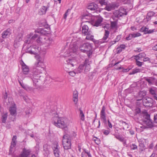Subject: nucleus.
Segmentation results:
<instances>
[{
    "label": "nucleus",
    "instance_id": "1",
    "mask_svg": "<svg viewBox=\"0 0 157 157\" xmlns=\"http://www.w3.org/2000/svg\"><path fill=\"white\" fill-rule=\"evenodd\" d=\"M44 59L40 57L38 58L37 61L35 63L33 69V74H30L29 76L33 80V85L36 86L38 85V83L40 80V74L44 71L45 66L44 63Z\"/></svg>",
    "mask_w": 157,
    "mask_h": 157
},
{
    "label": "nucleus",
    "instance_id": "2",
    "mask_svg": "<svg viewBox=\"0 0 157 157\" xmlns=\"http://www.w3.org/2000/svg\"><path fill=\"white\" fill-rule=\"evenodd\" d=\"M52 123L58 128L64 129L67 128L71 123V121L65 117L57 116L52 118Z\"/></svg>",
    "mask_w": 157,
    "mask_h": 157
},
{
    "label": "nucleus",
    "instance_id": "3",
    "mask_svg": "<svg viewBox=\"0 0 157 157\" xmlns=\"http://www.w3.org/2000/svg\"><path fill=\"white\" fill-rule=\"evenodd\" d=\"M90 62L88 59H86L83 63L80 64L76 69L77 73H79L83 71L86 73L90 71Z\"/></svg>",
    "mask_w": 157,
    "mask_h": 157
},
{
    "label": "nucleus",
    "instance_id": "4",
    "mask_svg": "<svg viewBox=\"0 0 157 157\" xmlns=\"http://www.w3.org/2000/svg\"><path fill=\"white\" fill-rule=\"evenodd\" d=\"M82 33L84 35H86V39L89 40H94V36L92 35V32L90 29L87 25H84L82 28Z\"/></svg>",
    "mask_w": 157,
    "mask_h": 157
},
{
    "label": "nucleus",
    "instance_id": "5",
    "mask_svg": "<svg viewBox=\"0 0 157 157\" xmlns=\"http://www.w3.org/2000/svg\"><path fill=\"white\" fill-rule=\"evenodd\" d=\"M71 137L68 135H65L63 136V144L64 149L68 150L71 148Z\"/></svg>",
    "mask_w": 157,
    "mask_h": 157
},
{
    "label": "nucleus",
    "instance_id": "6",
    "mask_svg": "<svg viewBox=\"0 0 157 157\" xmlns=\"http://www.w3.org/2000/svg\"><path fill=\"white\" fill-rule=\"evenodd\" d=\"M80 50L83 52H90L92 49L91 44L88 43L81 44L79 47Z\"/></svg>",
    "mask_w": 157,
    "mask_h": 157
},
{
    "label": "nucleus",
    "instance_id": "7",
    "mask_svg": "<svg viewBox=\"0 0 157 157\" xmlns=\"http://www.w3.org/2000/svg\"><path fill=\"white\" fill-rule=\"evenodd\" d=\"M143 104L146 107H150L153 105V100L150 98H145L143 99Z\"/></svg>",
    "mask_w": 157,
    "mask_h": 157
},
{
    "label": "nucleus",
    "instance_id": "8",
    "mask_svg": "<svg viewBox=\"0 0 157 157\" xmlns=\"http://www.w3.org/2000/svg\"><path fill=\"white\" fill-rule=\"evenodd\" d=\"M105 108L103 106L100 113V118L101 121L106 124H107V120L106 117V113L105 112Z\"/></svg>",
    "mask_w": 157,
    "mask_h": 157
},
{
    "label": "nucleus",
    "instance_id": "9",
    "mask_svg": "<svg viewBox=\"0 0 157 157\" xmlns=\"http://www.w3.org/2000/svg\"><path fill=\"white\" fill-rule=\"evenodd\" d=\"M20 63L22 66V70L23 74L25 75L28 74L29 70V67L22 61H21Z\"/></svg>",
    "mask_w": 157,
    "mask_h": 157
},
{
    "label": "nucleus",
    "instance_id": "10",
    "mask_svg": "<svg viewBox=\"0 0 157 157\" xmlns=\"http://www.w3.org/2000/svg\"><path fill=\"white\" fill-rule=\"evenodd\" d=\"M147 92L146 91L143 90L140 91L136 95V97L137 98V100H141L146 95Z\"/></svg>",
    "mask_w": 157,
    "mask_h": 157
},
{
    "label": "nucleus",
    "instance_id": "11",
    "mask_svg": "<svg viewBox=\"0 0 157 157\" xmlns=\"http://www.w3.org/2000/svg\"><path fill=\"white\" fill-rule=\"evenodd\" d=\"M78 49V46L76 45H72L70 46L69 48L70 54L71 55L73 54H77Z\"/></svg>",
    "mask_w": 157,
    "mask_h": 157
},
{
    "label": "nucleus",
    "instance_id": "12",
    "mask_svg": "<svg viewBox=\"0 0 157 157\" xmlns=\"http://www.w3.org/2000/svg\"><path fill=\"white\" fill-rule=\"evenodd\" d=\"M66 64L71 65L73 67L74 65L76 64V61L75 58L71 59H69L66 61Z\"/></svg>",
    "mask_w": 157,
    "mask_h": 157
},
{
    "label": "nucleus",
    "instance_id": "13",
    "mask_svg": "<svg viewBox=\"0 0 157 157\" xmlns=\"http://www.w3.org/2000/svg\"><path fill=\"white\" fill-rule=\"evenodd\" d=\"M127 15L126 13H123L120 11L116 10L114 11L113 13V16L117 18H119L122 16L123 15Z\"/></svg>",
    "mask_w": 157,
    "mask_h": 157
},
{
    "label": "nucleus",
    "instance_id": "14",
    "mask_svg": "<svg viewBox=\"0 0 157 157\" xmlns=\"http://www.w3.org/2000/svg\"><path fill=\"white\" fill-rule=\"evenodd\" d=\"M9 111L11 115L14 116H15L17 113L16 107L15 105L11 106L10 108Z\"/></svg>",
    "mask_w": 157,
    "mask_h": 157
},
{
    "label": "nucleus",
    "instance_id": "15",
    "mask_svg": "<svg viewBox=\"0 0 157 157\" xmlns=\"http://www.w3.org/2000/svg\"><path fill=\"white\" fill-rule=\"evenodd\" d=\"M98 7L97 4L94 3H90L88 6V9L91 10H96L98 9Z\"/></svg>",
    "mask_w": 157,
    "mask_h": 157
},
{
    "label": "nucleus",
    "instance_id": "16",
    "mask_svg": "<svg viewBox=\"0 0 157 157\" xmlns=\"http://www.w3.org/2000/svg\"><path fill=\"white\" fill-rule=\"evenodd\" d=\"M116 6L115 3L109 4L105 7L104 9L108 11H110L112 10L115 9Z\"/></svg>",
    "mask_w": 157,
    "mask_h": 157
},
{
    "label": "nucleus",
    "instance_id": "17",
    "mask_svg": "<svg viewBox=\"0 0 157 157\" xmlns=\"http://www.w3.org/2000/svg\"><path fill=\"white\" fill-rule=\"evenodd\" d=\"M11 30L10 29H7L4 31L2 34V37L3 38H6L10 36L11 34Z\"/></svg>",
    "mask_w": 157,
    "mask_h": 157
},
{
    "label": "nucleus",
    "instance_id": "18",
    "mask_svg": "<svg viewBox=\"0 0 157 157\" xmlns=\"http://www.w3.org/2000/svg\"><path fill=\"white\" fill-rule=\"evenodd\" d=\"M102 21V18L100 16L96 17V20L95 22L94 25L97 27L101 25V24Z\"/></svg>",
    "mask_w": 157,
    "mask_h": 157
},
{
    "label": "nucleus",
    "instance_id": "19",
    "mask_svg": "<svg viewBox=\"0 0 157 157\" xmlns=\"http://www.w3.org/2000/svg\"><path fill=\"white\" fill-rule=\"evenodd\" d=\"M46 37L45 36H39L37 39L36 41L38 43L44 44L45 42Z\"/></svg>",
    "mask_w": 157,
    "mask_h": 157
},
{
    "label": "nucleus",
    "instance_id": "20",
    "mask_svg": "<svg viewBox=\"0 0 157 157\" xmlns=\"http://www.w3.org/2000/svg\"><path fill=\"white\" fill-rule=\"evenodd\" d=\"M109 32L108 31L105 30L104 36L102 38L103 42H106L108 40L107 39L109 37Z\"/></svg>",
    "mask_w": 157,
    "mask_h": 157
},
{
    "label": "nucleus",
    "instance_id": "21",
    "mask_svg": "<svg viewBox=\"0 0 157 157\" xmlns=\"http://www.w3.org/2000/svg\"><path fill=\"white\" fill-rule=\"evenodd\" d=\"M23 88L29 92H33L34 91V88L33 87L25 85L23 87Z\"/></svg>",
    "mask_w": 157,
    "mask_h": 157
},
{
    "label": "nucleus",
    "instance_id": "22",
    "mask_svg": "<svg viewBox=\"0 0 157 157\" xmlns=\"http://www.w3.org/2000/svg\"><path fill=\"white\" fill-rule=\"evenodd\" d=\"M49 6H48L47 7L43 6V7L40 9L39 11V14L40 15H41L45 14L47 10V9L49 8Z\"/></svg>",
    "mask_w": 157,
    "mask_h": 157
},
{
    "label": "nucleus",
    "instance_id": "23",
    "mask_svg": "<svg viewBox=\"0 0 157 157\" xmlns=\"http://www.w3.org/2000/svg\"><path fill=\"white\" fill-rule=\"evenodd\" d=\"M78 92L77 91H74L73 94V101L76 103L78 101Z\"/></svg>",
    "mask_w": 157,
    "mask_h": 157
},
{
    "label": "nucleus",
    "instance_id": "24",
    "mask_svg": "<svg viewBox=\"0 0 157 157\" xmlns=\"http://www.w3.org/2000/svg\"><path fill=\"white\" fill-rule=\"evenodd\" d=\"M53 42V41L52 38H46L45 42H44V44H46L48 46L51 44Z\"/></svg>",
    "mask_w": 157,
    "mask_h": 157
},
{
    "label": "nucleus",
    "instance_id": "25",
    "mask_svg": "<svg viewBox=\"0 0 157 157\" xmlns=\"http://www.w3.org/2000/svg\"><path fill=\"white\" fill-rule=\"evenodd\" d=\"M52 148L53 151L59 150V146L57 142H55L54 143L52 146Z\"/></svg>",
    "mask_w": 157,
    "mask_h": 157
},
{
    "label": "nucleus",
    "instance_id": "26",
    "mask_svg": "<svg viewBox=\"0 0 157 157\" xmlns=\"http://www.w3.org/2000/svg\"><path fill=\"white\" fill-rule=\"evenodd\" d=\"M23 37V34L21 33H19L18 35L17 36L15 40V42L17 43V42H19L22 40Z\"/></svg>",
    "mask_w": 157,
    "mask_h": 157
},
{
    "label": "nucleus",
    "instance_id": "27",
    "mask_svg": "<svg viewBox=\"0 0 157 157\" xmlns=\"http://www.w3.org/2000/svg\"><path fill=\"white\" fill-rule=\"evenodd\" d=\"M141 71V69L136 68L132 70V71L129 73V75H134L136 73L140 72Z\"/></svg>",
    "mask_w": 157,
    "mask_h": 157
},
{
    "label": "nucleus",
    "instance_id": "28",
    "mask_svg": "<svg viewBox=\"0 0 157 157\" xmlns=\"http://www.w3.org/2000/svg\"><path fill=\"white\" fill-rule=\"evenodd\" d=\"M82 19L83 21H85L86 22L89 23V21H85V19H86L88 20H90L91 19V17L87 14L83 15L82 16Z\"/></svg>",
    "mask_w": 157,
    "mask_h": 157
},
{
    "label": "nucleus",
    "instance_id": "29",
    "mask_svg": "<svg viewBox=\"0 0 157 157\" xmlns=\"http://www.w3.org/2000/svg\"><path fill=\"white\" fill-rule=\"evenodd\" d=\"M33 33H30L27 36V37L29 38H30L31 37V39L32 40H35L36 38L37 39L39 37L38 35L37 34H34L33 36Z\"/></svg>",
    "mask_w": 157,
    "mask_h": 157
},
{
    "label": "nucleus",
    "instance_id": "30",
    "mask_svg": "<svg viewBox=\"0 0 157 157\" xmlns=\"http://www.w3.org/2000/svg\"><path fill=\"white\" fill-rule=\"evenodd\" d=\"M117 23L116 21H111V26L112 29L115 30L117 29Z\"/></svg>",
    "mask_w": 157,
    "mask_h": 157
},
{
    "label": "nucleus",
    "instance_id": "31",
    "mask_svg": "<svg viewBox=\"0 0 157 157\" xmlns=\"http://www.w3.org/2000/svg\"><path fill=\"white\" fill-rule=\"evenodd\" d=\"M121 126L123 127V128L124 130H126L128 129L129 127V124L126 123L125 122L122 121L121 122Z\"/></svg>",
    "mask_w": 157,
    "mask_h": 157
},
{
    "label": "nucleus",
    "instance_id": "32",
    "mask_svg": "<svg viewBox=\"0 0 157 157\" xmlns=\"http://www.w3.org/2000/svg\"><path fill=\"white\" fill-rule=\"evenodd\" d=\"M146 54L144 53H140L138 55L136 56H135V57L136 58H137V59H140V58H144L146 56Z\"/></svg>",
    "mask_w": 157,
    "mask_h": 157
},
{
    "label": "nucleus",
    "instance_id": "33",
    "mask_svg": "<svg viewBox=\"0 0 157 157\" xmlns=\"http://www.w3.org/2000/svg\"><path fill=\"white\" fill-rule=\"evenodd\" d=\"M8 115L7 113L3 114L2 116V121L3 123H5L7 119Z\"/></svg>",
    "mask_w": 157,
    "mask_h": 157
},
{
    "label": "nucleus",
    "instance_id": "34",
    "mask_svg": "<svg viewBox=\"0 0 157 157\" xmlns=\"http://www.w3.org/2000/svg\"><path fill=\"white\" fill-rule=\"evenodd\" d=\"M114 136L115 138L119 140L120 141L123 142L124 140V138L121 137L120 135L114 134Z\"/></svg>",
    "mask_w": 157,
    "mask_h": 157
},
{
    "label": "nucleus",
    "instance_id": "35",
    "mask_svg": "<svg viewBox=\"0 0 157 157\" xmlns=\"http://www.w3.org/2000/svg\"><path fill=\"white\" fill-rule=\"evenodd\" d=\"M64 69L67 72L69 73V75L71 76H74L75 75L76 73L74 71L69 72L68 70V68L67 67H66Z\"/></svg>",
    "mask_w": 157,
    "mask_h": 157
},
{
    "label": "nucleus",
    "instance_id": "36",
    "mask_svg": "<svg viewBox=\"0 0 157 157\" xmlns=\"http://www.w3.org/2000/svg\"><path fill=\"white\" fill-rule=\"evenodd\" d=\"M80 119L82 121H84L85 119L84 114H83L82 111L81 110H80Z\"/></svg>",
    "mask_w": 157,
    "mask_h": 157
},
{
    "label": "nucleus",
    "instance_id": "37",
    "mask_svg": "<svg viewBox=\"0 0 157 157\" xmlns=\"http://www.w3.org/2000/svg\"><path fill=\"white\" fill-rule=\"evenodd\" d=\"M49 147V146L48 144H45L43 146L44 150L47 153V152L48 151Z\"/></svg>",
    "mask_w": 157,
    "mask_h": 157
},
{
    "label": "nucleus",
    "instance_id": "38",
    "mask_svg": "<svg viewBox=\"0 0 157 157\" xmlns=\"http://www.w3.org/2000/svg\"><path fill=\"white\" fill-rule=\"evenodd\" d=\"M155 14V13L152 11L149 12L147 14V19H149V18H148V17L150 18V17L153 16Z\"/></svg>",
    "mask_w": 157,
    "mask_h": 157
},
{
    "label": "nucleus",
    "instance_id": "39",
    "mask_svg": "<svg viewBox=\"0 0 157 157\" xmlns=\"http://www.w3.org/2000/svg\"><path fill=\"white\" fill-rule=\"evenodd\" d=\"M54 154L56 157H59L60 155L59 150L53 151Z\"/></svg>",
    "mask_w": 157,
    "mask_h": 157
},
{
    "label": "nucleus",
    "instance_id": "40",
    "mask_svg": "<svg viewBox=\"0 0 157 157\" xmlns=\"http://www.w3.org/2000/svg\"><path fill=\"white\" fill-rule=\"evenodd\" d=\"M32 48L34 49L35 50V51L36 52L39 51L40 49V48L37 45H33L31 47Z\"/></svg>",
    "mask_w": 157,
    "mask_h": 157
},
{
    "label": "nucleus",
    "instance_id": "41",
    "mask_svg": "<svg viewBox=\"0 0 157 157\" xmlns=\"http://www.w3.org/2000/svg\"><path fill=\"white\" fill-rule=\"evenodd\" d=\"M16 142L12 141V142L11 143V145L10 146V151H12V148L15 146L16 145Z\"/></svg>",
    "mask_w": 157,
    "mask_h": 157
},
{
    "label": "nucleus",
    "instance_id": "42",
    "mask_svg": "<svg viewBox=\"0 0 157 157\" xmlns=\"http://www.w3.org/2000/svg\"><path fill=\"white\" fill-rule=\"evenodd\" d=\"M19 95L20 96H23L25 95V92L23 90H20L18 91Z\"/></svg>",
    "mask_w": 157,
    "mask_h": 157
},
{
    "label": "nucleus",
    "instance_id": "43",
    "mask_svg": "<svg viewBox=\"0 0 157 157\" xmlns=\"http://www.w3.org/2000/svg\"><path fill=\"white\" fill-rule=\"evenodd\" d=\"M149 92L151 94L153 95H156L155 93V90L152 88H151L150 89Z\"/></svg>",
    "mask_w": 157,
    "mask_h": 157
},
{
    "label": "nucleus",
    "instance_id": "44",
    "mask_svg": "<svg viewBox=\"0 0 157 157\" xmlns=\"http://www.w3.org/2000/svg\"><path fill=\"white\" fill-rule=\"evenodd\" d=\"M137 58H136V64L139 67H141L142 65V63L137 60Z\"/></svg>",
    "mask_w": 157,
    "mask_h": 157
},
{
    "label": "nucleus",
    "instance_id": "45",
    "mask_svg": "<svg viewBox=\"0 0 157 157\" xmlns=\"http://www.w3.org/2000/svg\"><path fill=\"white\" fill-rule=\"evenodd\" d=\"M141 29L142 31L147 33L148 29L146 27H143Z\"/></svg>",
    "mask_w": 157,
    "mask_h": 157
},
{
    "label": "nucleus",
    "instance_id": "46",
    "mask_svg": "<svg viewBox=\"0 0 157 157\" xmlns=\"http://www.w3.org/2000/svg\"><path fill=\"white\" fill-rule=\"evenodd\" d=\"M132 34L133 36V37H136L140 36L141 35L140 33H133Z\"/></svg>",
    "mask_w": 157,
    "mask_h": 157
},
{
    "label": "nucleus",
    "instance_id": "47",
    "mask_svg": "<svg viewBox=\"0 0 157 157\" xmlns=\"http://www.w3.org/2000/svg\"><path fill=\"white\" fill-rule=\"evenodd\" d=\"M70 11V9H68L66 12L64 16V18L66 19L67 17V16L68 15V12L69 11Z\"/></svg>",
    "mask_w": 157,
    "mask_h": 157
},
{
    "label": "nucleus",
    "instance_id": "48",
    "mask_svg": "<svg viewBox=\"0 0 157 157\" xmlns=\"http://www.w3.org/2000/svg\"><path fill=\"white\" fill-rule=\"evenodd\" d=\"M133 37V36L132 34H130L129 36L126 37V39L127 40H131L132 38Z\"/></svg>",
    "mask_w": 157,
    "mask_h": 157
},
{
    "label": "nucleus",
    "instance_id": "49",
    "mask_svg": "<svg viewBox=\"0 0 157 157\" xmlns=\"http://www.w3.org/2000/svg\"><path fill=\"white\" fill-rule=\"evenodd\" d=\"M131 147L132 149L135 150L137 148V146L136 145L132 144L131 146Z\"/></svg>",
    "mask_w": 157,
    "mask_h": 157
},
{
    "label": "nucleus",
    "instance_id": "50",
    "mask_svg": "<svg viewBox=\"0 0 157 157\" xmlns=\"http://www.w3.org/2000/svg\"><path fill=\"white\" fill-rule=\"evenodd\" d=\"M121 38V35H118L117 36L116 38L115 39V41L117 42L119 41Z\"/></svg>",
    "mask_w": 157,
    "mask_h": 157
},
{
    "label": "nucleus",
    "instance_id": "51",
    "mask_svg": "<svg viewBox=\"0 0 157 157\" xmlns=\"http://www.w3.org/2000/svg\"><path fill=\"white\" fill-rule=\"evenodd\" d=\"M117 53H119L122 51V49H121V48L119 47L118 48H117Z\"/></svg>",
    "mask_w": 157,
    "mask_h": 157
},
{
    "label": "nucleus",
    "instance_id": "52",
    "mask_svg": "<svg viewBox=\"0 0 157 157\" xmlns=\"http://www.w3.org/2000/svg\"><path fill=\"white\" fill-rule=\"evenodd\" d=\"M29 53H30L31 54H33L34 55H35L36 54V52L35 51H33L32 50H29L28 51V52Z\"/></svg>",
    "mask_w": 157,
    "mask_h": 157
},
{
    "label": "nucleus",
    "instance_id": "53",
    "mask_svg": "<svg viewBox=\"0 0 157 157\" xmlns=\"http://www.w3.org/2000/svg\"><path fill=\"white\" fill-rule=\"evenodd\" d=\"M109 131L108 130H105L103 132V133L104 134L107 135L109 134Z\"/></svg>",
    "mask_w": 157,
    "mask_h": 157
},
{
    "label": "nucleus",
    "instance_id": "54",
    "mask_svg": "<svg viewBox=\"0 0 157 157\" xmlns=\"http://www.w3.org/2000/svg\"><path fill=\"white\" fill-rule=\"evenodd\" d=\"M94 140L95 141V143L98 144L99 143V140L97 138H96Z\"/></svg>",
    "mask_w": 157,
    "mask_h": 157
},
{
    "label": "nucleus",
    "instance_id": "55",
    "mask_svg": "<svg viewBox=\"0 0 157 157\" xmlns=\"http://www.w3.org/2000/svg\"><path fill=\"white\" fill-rule=\"evenodd\" d=\"M86 151H85L84 152H83L81 154V157H86Z\"/></svg>",
    "mask_w": 157,
    "mask_h": 157
},
{
    "label": "nucleus",
    "instance_id": "56",
    "mask_svg": "<svg viewBox=\"0 0 157 157\" xmlns=\"http://www.w3.org/2000/svg\"><path fill=\"white\" fill-rule=\"evenodd\" d=\"M154 120L155 123H157V114L154 115Z\"/></svg>",
    "mask_w": 157,
    "mask_h": 157
},
{
    "label": "nucleus",
    "instance_id": "57",
    "mask_svg": "<svg viewBox=\"0 0 157 157\" xmlns=\"http://www.w3.org/2000/svg\"><path fill=\"white\" fill-rule=\"evenodd\" d=\"M99 2L101 5H104L105 3V2L103 0H99Z\"/></svg>",
    "mask_w": 157,
    "mask_h": 157
},
{
    "label": "nucleus",
    "instance_id": "58",
    "mask_svg": "<svg viewBox=\"0 0 157 157\" xmlns=\"http://www.w3.org/2000/svg\"><path fill=\"white\" fill-rule=\"evenodd\" d=\"M17 138V137L16 136H13L12 139V141L16 142Z\"/></svg>",
    "mask_w": 157,
    "mask_h": 157
},
{
    "label": "nucleus",
    "instance_id": "59",
    "mask_svg": "<svg viewBox=\"0 0 157 157\" xmlns=\"http://www.w3.org/2000/svg\"><path fill=\"white\" fill-rule=\"evenodd\" d=\"M119 47L122 49H124L125 48V45L124 44H121Z\"/></svg>",
    "mask_w": 157,
    "mask_h": 157
},
{
    "label": "nucleus",
    "instance_id": "60",
    "mask_svg": "<svg viewBox=\"0 0 157 157\" xmlns=\"http://www.w3.org/2000/svg\"><path fill=\"white\" fill-rule=\"evenodd\" d=\"M150 59L148 57H144L143 59V61L144 62L149 61Z\"/></svg>",
    "mask_w": 157,
    "mask_h": 157
},
{
    "label": "nucleus",
    "instance_id": "61",
    "mask_svg": "<svg viewBox=\"0 0 157 157\" xmlns=\"http://www.w3.org/2000/svg\"><path fill=\"white\" fill-rule=\"evenodd\" d=\"M108 126L109 128H111L112 127V124L110 122L109 120H108Z\"/></svg>",
    "mask_w": 157,
    "mask_h": 157
},
{
    "label": "nucleus",
    "instance_id": "62",
    "mask_svg": "<svg viewBox=\"0 0 157 157\" xmlns=\"http://www.w3.org/2000/svg\"><path fill=\"white\" fill-rule=\"evenodd\" d=\"M146 80L150 84H152V80L151 79H146Z\"/></svg>",
    "mask_w": 157,
    "mask_h": 157
},
{
    "label": "nucleus",
    "instance_id": "63",
    "mask_svg": "<svg viewBox=\"0 0 157 157\" xmlns=\"http://www.w3.org/2000/svg\"><path fill=\"white\" fill-rule=\"evenodd\" d=\"M153 49L155 51H157V44L153 48Z\"/></svg>",
    "mask_w": 157,
    "mask_h": 157
},
{
    "label": "nucleus",
    "instance_id": "64",
    "mask_svg": "<svg viewBox=\"0 0 157 157\" xmlns=\"http://www.w3.org/2000/svg\"><path fill=\"white\" fill-rule=\"evenodd\" d=\"M150 157H157V155L155 154H152Z\"/></svg>",
    "mask_w": 157,
    "mask_h": 157
}]
</instances>
